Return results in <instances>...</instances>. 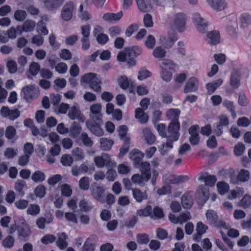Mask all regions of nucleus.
<instances>
[{"label":"nucleus","mask_w":251,"mask_h":251,"mask_svg":"<svg viewBox=\"0 0 251 251\" xmlns=\"http://www.w3.org/2000/svg\"><path fill=\"white\" fill-rule=\"evenodd\" d=\"M180 114V110L179 109L171 108L168 110L166 117L168 119L171 120V122L168 126V132L179 131L180 123L178 122V118Z\"/></svg>","instance_id":"nucleus-1"},{"label":"nucleus","mask_w":251,"mask_h":251,"mask_svg":"<svg viewBox=\"0 0 251 251\" xmlns=\"http://www.w3.org/2000/svg\"><path fill=\"white\" fill-rule=\"evenodd\" d=\"M205 215L208 223L215 226L218 221L216 212L213 210L209 209L207 210Z\"/></svg>","instance_id":"nucleus-28"},{"label":"nucleus","mask_w":251,"mask_h":251,"mask_svg":"<svg viewBox=\"0 0 251 251\" xmlns=\"http://www.w3.org/2000/svg\"><path fill=\"white\" fill-rule=\"evenodd\" d=\"M207 1L213 9L217 11L223 10L226 5V2L223 0H207Z\"/></svg>","instance_id":"nucleus-25"},{"label":"nucleus","mask_w":251,"mask_h":251,"mask_svg":"<svg viewBox=\"0 0 251 251\" xmlns=\"http://www.w3.org/2000/svg\"><path fill=\"white\" fill-rule=\"evenodd\" d=\"M152 54L155 58H161L165 56L166 51L161 47H157L153 51Z\"/></svg>","instance_id":"nucleus-58"},{"label":"nucleus","mask_w":251,"mask_h":251,"mask_svg":"<svg viewBox=\"0 0 251 251\" xmlns=\"http://www.w3.org/2000/svg\"><path fill=\"white\" fill-rule=\"evenodd\" d=\"M26 182L22 179L18 180L15 183V189L18 193L19 195L24 196L25 192L23 188L26 186Z\"/></svg>","instance_id":"nucleus-36"},{"label":"nucleus","mask_w":251,"mask_h":251,"mask_svg":"<svg viewBox=\"0 0 251 251\" xmlns=\"http://www.w3.org/2000/svg\"><path fill=\"white\" fill-rule=\"evenodd\" d=\"M139 10L143 13L150 11L151 8V0H135Z\"/></svg>","instance_id":"nucleus-19"},{"label":"nucleus","mask_w":251,"mask_h":251,"mask_svg":"<svg viewBox=\"0 0 251 251\" xmlns=\"http://www.w3.org/2000/svg\"><path fill=\"white\" fill-rule=\"evenodd\" d=\"M20 226H17V230L18 232V238L24 242L28 240L31 231L27 224H25V221L23 219Z\"/></svg>","instance_id":"nucleus-6"},{"label":"nucleus","mask_w":251,"mask_h":251,"mask_svg":"<svg viewBox=\"0 0 251 251\" xmlns=\"http://www.w3.org/2000/svg\"><path fill=\"white\" fill-rule=\"evenodd\" d=\"M124 142V145L120 149V152L118 154V156L120 157L125 155L129 150L130 139H127L126 141Z\"/></svg>","instance_id":"nucleus-56"},{"label":"nucleus","mask_w":251,"mask_h":251,"mask_svg":"<svg viewBox=\"0 0 251 251\" xmlns=\"http://www.w3.org/2000/svg\"><path fill=\"white\" fill-rule=\"evenodd\" d=\"M250 177V173L247 170L242 169L239 172L238 175L235 178L231 176V179L234 183H237L239 181L245 182L248 181Z\"/></svg>","instance_id":"nucleus-16"},{"label":"nucleus","mask_w":251,"mask_h":251,"mask_svg":"<svg viewBox=\"0 0 251 251\" xmlns=\"http://www.w3.org/2000/svg\"><path fill=\"white\" fill-rule=\"evenodd\" d=\"M0 113L2 117L8 118L10 120H14L20 115V112L18 109L11 110L5 106L1 107Z\"/></svg>","instance_id":"nucleus-10"},{"label":"nucleus","mask_w":251,"mask_h":251,"mask_svg":"<svg viewBox=\"0 0 251 251\" xmlns=\"http://www.w3.org/2000/svg\"><path fill=\"white\" fill-rule=\"evenodd\" d=\"M207 37V42L212 45H216L220 42V34L216 30L208 33Z\"/></svg>","instance_id":"nucleus-22"},{"label":"nucleus","mask_w":251,"mask_h":251,"mask_svg":"<svg viewBox=\"0 0 251 251\" xmlns=\"http://www.w3.org/2000/svg\"><path fill=\"white\" fill-rule=\"evenodd\" d=\"M95 238V236L92 235L86 239L83 245L82 251H94L95 244L93 241Z\"/></svg>","instance_id":"nucleus-32"},{"label":"nucleus","mask_w":251,"mask_h":251,"mask_svg":"<svg viewBox=\"0 0 251 251\" xmlns=\"http://www.w3.org/2000/svg\"><path fill=\"white\" fill-rule=\"evenodd\" d=\"M118 82L120 87L124 90L127 89L129 86V81L126 75L120 76L118 79Z\"/></svg>","instance_id":"nucleus-44"},{"label":"nucleus","mask_w":251,"mask_h":251,"mask_svg":"<svg viewBox=\"0 0 251 251\" xmlns=\"http://www.w3.org/2000/svg\"><path fill=\"white\" fill-rule=\"evenodd\" d=\"M144 136L147 143L149 145L153 144L155 140V136L151 132L150 130L146 128L143 130Z\"/></svg>","instance_id":"nucleus-38"},{"label":"nucleus","mask_w":251,"mask_h":251,"mask_svg":"<svg viewBox=\"0 0 251 251\" xmlns=\"http://www.w3.org/2000/svg\"><path fill=\"white\" fill-rule=\"evenodd\" d=\"M26 16V12L23 10H17L14 13V18L16 20L20 22L24 21Z\"/></svg>","instance_id":"nucleus-57"},{"label":"nucleus","mask_w":251,"mask_h":251,"mask_svg":"<svg viewBox=\"0 0 251 251\" xmlns=\"http://www.w3.org/2000/svg\"><path fill=\"white\" fill-rule=\"evenodd\" d=\"M127 54V56L129 57L127 61V64L130 66H134L136 65V61L135 58L140 55L142 52V48L138 46H133L131 47H126L124 49Z\"/></svg>","instance_id":"nucleus-4"},{"label":"nucleus","mask_w":251,"mask_h":251,"mask_svg":"<svg viewBox=\"0 0 251 251\" xmlns=\"http://www.w3.org/2000/svg\"><path fill=\"white\" fill-rule=\"evenodd\" d=\"M168 136L166 137L167 141L165 146L167 148L172 149L173 148V142L178 140L180 134L179 131H176L168 132Z\"/></svg>","instance_id":"nucleus-18"},{"label":"nucleus","mask_w":251,"mask_h":251,"mask_svg":"<svg viewBox=\"0 0 251 251\" xmlns=\"http://www.w3.org/2000/svg\"><path fill=\"white\" fill-rule=\"evenodd\" d=\"M186 15L184 13L180 12L174 15L170 24L173 29L181 33L186 30Z\"/></svg>","instance_id":"nucleus-3"},{"label":"nucleus","mask_w":251,"mask_h":251,"mask_svg":"<svg viewBox=\"0 0 251 251\" xmlns=\"http://www.w3.org/2000/svg\"><path fill=\"white\" fill-rule=\"evenodd\" d=\"M156 237L161 240L166 239L168 237L167 231L161 227L157 228L156 230Z\"/></svg>","instance_id":"nucleus-59"},{"label":"nucleus","mask_w":251,"mask_h":251,"mask_svg":"<svg viewBox=\"0 0 251 251\" xmlns=\"http://www.w3.org/2000/svg\"><path fill=\"white\" fill-rule=\"evenodd\" d=\"M101 84V80L98 77L93 80V81L90 82L89 87L92 89L94 91L100 93L101 92V87L100 84Z\"/></svg>","instance_id":"nucleus-42"},{"label":"nucleus","mask_w":251,"mask_h":251,"mask_svg":"<svg viewBox=\"0 0 251 251\" xmlns=\"http://www.w3.org/2000/svg\"><path fill=\"white\" fill-rule=\"evenodd\" d=\"M241 26L247 27L251 24V16L247 13L242 14L240 18Z\"/></svg>","instance_id":"nucleus-35"},{"label":"nucleus","mask_w":251,"mask_h":251,"mask_svg":"<svg viewBox=\"0 0 251 251\" xmlns=\"http://www.w3.org/2000/svg\"><path fill=\"white\" fill-rule=\"evenodd\" d=\"M22 92L24 94V99L29 101L35 98V95L38 93L39 87L35 84L28 85L22 88Z\"/></svg>","instance_id":"nucleus-7"},{"label":"nucleus","mask_w":251,"mask_h":251,"mask_svg":"<svg viewBox=\"0 0 251 251\" xmlns=\"http://www.w3.org/2000/svg\"><path fill=\"white\" fill-rule=\"evenodd\" d=\"M82 131V128L79 124L76 122H74L70 128V136L72 138H76Z\"/></svg>","instance_id":"nucleus-27"},{"label":"nucleus","mask_w":251,"mask_h":251,"mask_svg":"<svg viewBox=\"0 0 251 251\" xmlns=\"http://www.w3.org/2000/svg\"><path fill=\"white\" fill-rule=\"evenodd\" d=\"M208 173L205 172L202 174L199 178V181L203 180L205 184V186L213 187L217 180V178L214 175H208Z\"/></svg>","instance_id":"nucleus-17"},{"label":"nucleus","mask_w":251,"mask_h":251,"mask_svg":"<svg viewBox=\"0 0 251 251\" xmlns=\"http://www.w3.org/2000/svg\"><path fill=\"white\" fill-rule=\"evenodd\" d=\"M136 240L140 245L147 244L150 241L149 235L146 233H138L136 235Z\"/></svg>","instance_id":"nucleus-45"},{"label":"nucleus","mask_w":251,"mask_h":251,"mask_svg":"<svg viewBox=\"0 0 251 251\" xmlns=\"http://www.w3.org/2000/svg\"><path fill=\"white\" fill-rule=\"evenodd\" d=\"M223 105L231 112V115L233 118H235L236 117L235 108L233 105V101L225 100L223 102Z\"/></svg>","instance_id":"nucleus-41"},{"label":"nucleus","mask_w":251,"mask_h":251,"mask_svg":"<svg viewBox=\"0 0 251 251\" xmlns=\"http://www.w3.org/2000/svg\"><path fill=\"white\" fill-rule=\"evenodd\" d=\"M34 194L37 197L43 198L46 195V188L43 185H38L34 190Z\"/></svg>","instance_id":"nucleus-55"},{"label":"nucleus","mask_w":251,"mask_h":251,"mask_svg":"<svg viewBox=\"0 0 251 251\" xmlns=\"http://www.w3.org/2000/svg\"><path fill=\"white\" fill-rule=\"evenodd\" d=\"M15 240L11 235H8L2 242V246L7 248H12L14 244Z\"/></svg>","instance_id":"nucleus-54"},{"label":"nucleus","mask_w":251,"mask_h":251,"mask_svg":"<svg viewBox=\"0 0 251 251\" xmlns=\"http://www.w3.org/2000/svg\"><path fill=\"white\" fill-rule=\"evenodd\" d=\"M159 134L163 138H166L168 136V130H166V126L164 124H158L156 127Z\"/></svg>","instance_id":"nucleus-62"},{"label":"nucleus","mask_w":251,"mask_h":251,"mask_svg":"<svg viewBox=\"0 0 251 251\" xmlns=\"http://www.w3.org/2000/svg\"><path fill=\"white\" fill-rule=\"evenodd\" d=\"M26 212L28 214L31 215H37L40 212V207L36 204H30L27 209Z\"/></svg>","instance_id":"nucleus-61"},{"label":"nucleus","mask_w":251,"mask_h":251,"mask_svg":"<svg viewBox=\"0 0 251 251\" xmlns=\"http://www.w3.org/2000/svg\"><path fill=\"white\" fill-rule=\"evenodd\" d=\"M245 150V145L242 143H238L234 147V152L236 156H241L244 152Z\"/></svg>","instance_id":"nucleus-64"},{"label":"nucleus","mask_w":251,"mask_h":251,"mask_svg":"<svg viewBox=\"0 0 251 251\" xmlns=\"http://www.w3.org/2000/svg\"><path fill=\"white\" fill-rule=\"evenodd\" d=\"M240 74L238 71H233L230 76V85L234 88H237L240 85Z\"/></svg>","instance_id":"nucleus-30"},{"label":"nucleus","mask_w":251,"mask_h":251,"mask_svg":"<svg viewBox=\"0 0 251 251\" xmlns=\"http://www.w3.org/2000/svg\"><path fill=\"white\" fill-rule=\"evenodd\" d=\"M79 188L83 190H88L90 187L89 178L87 176L81 178L79 181Z\"/></svg>","instance_id":"nucleus-48"},{"label":"nucleus","mask_w":251,"mask_h":251,"mask_svg":"<svg viewBox=\"0 0 251 251\" xmlns=\"http://www.w3.org/2000/svg\"><path fill=\"white\" fill-rule=\"evenodd\" d=\"M161 69V78L166 82H169L172 77V73L168 70H174L176 67L172 60L167 59H163L161 60L159 64Z\"/></svg>","instance_id":"nucleus-2"},{"label":"nucleus","mask_w":251,"mask_h":251,"mask_svg":"<svg viewBox=\"0 0 251 251\" xmlns=\"http://www.w3.org/2000/svg\"><path fill=\"white\" fill-rule=\"evenodd\" d=\"M113 144L114 142L112 140L106 138H101L100 139V148L103 151H109Z\"/></svg>","instance_id":"nucleus-33"},{"label":"nucleus","mask_w":251,"mask_h":251,"mask_svg":"<svg viewBox=\"0 0 251 251\" xmlns=\"http://www.w3.org/2000/svg\"><path fill=\"white\" fill-rule=\"evenodd\" d=\"M74 10V3L73 1H70L66 3L63 6L61 12L62 19L65 21L71 20L73 17Z\"/></svg>","instance_id":"nucleus-8"},{"label":"nucleus","mask_w":251,"mask_h":251,"mask_svg":"<svg viewBox=\"0 0 251 251\" xmlns=\"http://www.w3.org/2000/svg\"><path fill=\"white\" fill-rule=\"evenodd\" d=\"M199 192L201 195L202 200L201 201V204H204L209 199V193L208 188L203 185H201L199 187Z\"/></svg>","instance_id":"nucleus-31"},{"label":"nucleus","mask_w":251,"mask_h":251,"mask_svg":"<svg viewBox=\"0 0 251 251\" xmlns=\"http://www.w3.org/2000/svg\"><path fill=\"white\" fill-rule=\"evenodd\" d=\"M68 116L72 120L77 119L81 123H84L85 121V116L76 105H73L70 108Z\"/></svg>","instance_id":"nucleus-12"},{"label":"nucleus","mask_w":251,"mask_h":251,"mask_svg":"<svg viewBox=\"0 0 251 251\" xmlns=\"http://www.w3.org/2000/svg\"><path fill=\"white\" fill-rule=\"evenodd\" d=\"M98 77V75L93 73H89L84 75L80 79V82L89 83L93 81V80L96 79Z\"/></svg>","instance_id":"nucleus-43"},{"label":"nucleus","mask_w":251,"mask_h":251,"mask_svg":"<svg viewBox=\"0 0 251 251\" xmlns=\"http://www.w3.org/2000/svg\"><path fill=\"white\" fill-rule=\"evenodd\" d=\"M127 130V127L126 125L120 126L119 127V135L120 139L124 141H126L127 139H129V138L126 136Z\"/></svg>","instance_id":"nucleus-52"},{"label":"nucleus","mask_w":251,"mask_h":251,"mask_svg":"<svg viewBox=\"0 0 251 251\" xmlns=\"http://www.w3.org/2000/svg\"><path fill=\"white\" fill-rule=\"evenodd\" d=\"M150 164L147 161L141 163L140 167L141 174L144 176H148L149 179L151 177Z\"/></svg>","instance_id":"nucleus-34"},{"label":"nucleus","mask_w":251,"mask_h":251,"mask_svg":"<svg viewBox=\"0 0 251 251\" xmlns=\"http://www.w3.org/2000/svg\"><path fill=\"white\" fill-rule=\"evenodd\" d=\"M189 177L187 176H178L172 179L169 180V182L171 184H178L180 183L186 181L188 180Z\"/></svg>","instance_id":"nucleus-47"},{"label":"nucleus","mask_w":251,"mask_h":251,"mask_svg":"<svg viewBox=\"0 0 251 251\" xmlns=\"http://www.w3.org/2000/svg\"><path fill=\"white\" fill-rule=\"evenodd\" d=\"M59 237L56 241V245L60 250H64L68 245L66 240L68 239V236L65 232L59 233Z\"/></svg>","instance_id":"nucleus-26"},{"label":"nucleus","mask_w":251,"mask_h":251,"mask_svg":"<svg viewBox=\"0 0 251 251\" xmlns=\"http://www.w3.org/2000/svg\"><path fill=\"white\" fill-rule=\"evenodd\" d=\"M241 205L244 208H251V196L247 195L244 196L241 201Z\"/></svg>","instance_id":"nucleus-63"},{"label":"nucleus","mask_w":251,"mask_h":251,"mask_svg":"<svg viewBox=\"0 0 251 251\" xmlns=\"http://www.w3.org/2000/svg\"><path fill=\"white\" fill-rule=\"evenodd\" d=\"M44 3V7L46 10L55 11L64 2L65 0H42Z\"/></svg>","instance_id":"nucleus-13"},{"label":"nucleus","mask_w":251,"mask_h":251,"mask_svg":"<svg viewBox=\"0 0 251 251\" xmlns=\"http://www.w3.org/2000/svg\"><path fill=\"white\" fill-rule=\"evenodd\" d=\"M193 199L190 193H185L181 197V203L183 207L186 209L191 208L193 204Z\"/></svg>","instance_id":"nucleus-20"},{"label":"nucleus","mask_w":251,"mask_h":251,"mask_svg":"<svg viewBox=\"0 0 251 251\" xmlns=\"http://www.w3.org/2000/svg\"><path fill=\"white\" fill-rule=\"evenodd\" d=\"M41 70L40 65L38 63L32 62L29 66L28 72L31 75L35 76L39 72H40Z\"/></svg>","instance_id":"nucleus-37"},{"label":"nucleus","mask_w":251,"mask_h":251,"mask_svg":"<svg viewBox=\"0 0 251 251\" xmlns=\"http://www.w3.org/2000/svg\"><path fill=\"white\" fill-rule=\"evenodd\" d=\"M35 23L32 20H26L23 25V30L25 32L31 31L34 29Z\"/></svg>","instance_id":"nucleus-46"},{"label":"nucleus","mask_w":251,"mask_h":251,"mask_svg":"<svg viewBox=\"0 0 251 251\" xmlns=\"http://www.w3.org/2000/svg\"><path fill=\"white\" fill-rule=\"evenodd\" d=\"M199 126L198 125L192 126L189 129V133L191 136L189 141L193 146L197 145L200 142V137L198 133Z\"/></svg>","instance_id":"nucleus-15"},{"label":"nucleus","mask_w":251,"mask_h":251,"mask_svg":"<svg viewBox=\"0 0 251 251\" xmlns=\"http://www.w3.org/2000/svg\"><path fill=\"white\" fill-rule=\"evenodd\" d=\"M197 79L195 77H190L186 82L184 88V92L185 93L194 92L197 90L198 88L196 86Z\"/></svg>","instance_id":"nucleus-21"},{"label":"nucleus","mask_w":251,"mask_h":251,"mask_svg":"<svg viewBox=\"0 0 251 251\" xmlns=\"http://www.w3.org/2000/svg\"><path fill=\"white\" fill-rule=\"evenodd\" d=\"M156 41L154 37L152 35H149L145 42V45L148 49H152L154 48Z\"/></svg>","instance_id":"nucleus-60"},{"label":"nucleus","mask_w":251,"mask_h":251,"mask_svg":"<svg viewBox=\"0 0 251 251\" xmlns=\"http://www.w3.org/2000/svg\"><path fill=\"white\" fill-rule=\"evenodd\" d=\"M132 195L138 202H141L143 200H146L148 199V195L146 191L142 192L139 189H132Z\"/></svg>","instance_id":"nucleus-23"},{"label":"nucleus","mask_w":251,"mask_h":251,"mask_svg":"<svg viewBox=\"0 0 251 251\" xmlns=\"http://www.w3.org/2000/svg\"><path fill=\"white\" fill-rule=\"evenodd\" d=\"M123 16L122 11H120L116 14L112 13H107L103 15V19L104 20L109 23H112L113 21L119 20Z\"/></svg>","instance_id":"nucleus-24"},{"label":"nucleus","mask_w":251,"mask_h":251,"mask_svg":"<svg viewBox=\"0 0 251 251\" xmlns=\"http://www.w3.org/2000/svg\"><path fill=\"white\" fill-rule=\"evenodd\" d=\"M217 187L218 192L221 195H224L229 190V185L228 184L223 182H218L217 184Z\"/></svg>","instance_id":"nucleus-51"},{"label":"nucleus","mask_w":251,"mask_h":251,"mask_svg":"<svg viewBox=\"0 0 251 251\" xmlns=\"http://www.w3.org/2000/svg\"><path fill=\"white\" fill-rule=\"evenodd\" d=\"M144 154L138 150L134 149L130 153L129 158L132 161L133 166L135 168H139L141 164L142 158Z\"/></svg>","instance_id":"nucleus-14"},{"label":"nucleus","mask_w":251,"mask_h":251,"mask_svg":"<svg viewBox=\"0 0 251 251\" xmlns=\"http://www.w3.org/2000/svg\"><path fill=\"white\" fill-rule=\"evenodd\" d=\"M138 221V217L135 215H133L125 220V224L123 226L129 228H132Z\"/></svg>","instance_id":"nucleus-40"},{"label":"nucleus","mask_w":251,"mask_h":251,"mask_svg":"<svg viewBox=\"0 0 251 251\" xmlns=\"http://www.w3.org/2000/svg\"><path fill=\"white\" fill-rule=\"evenodd\" d=\"M222 83L223 80L221 78H219L215 81L206 84V88L207 90V94L211 95L213 94Z\"/></svg>","instance_id":"nucleus-29"},{"label":"nucleus","mask_w":251,"mask_h":251,"mask_svg":"<svg viewBox=\"0 0 251 251\" xmlns=\"http://www.w3.org/2000/svg\"><path fill=\"white\" fill-rule=\"evenodd\" d=\"M60 162L63 166H71L73 163V158L70 155L64 154L62 156Z\"/></svg>","instance_id":"nucleus-50"},{"label":"nucleus","mask_w":251,"mask_h":251,"mask_svg":"<svg viewBox=\"0 0 251 251\" xmlns=\"http://www.w3.org/2000/svg\"><path fill=\"white\" fill-rule=\"evenodd\" d=\"M102 125L98 124L94 121H86V126L87 128L95 135L100 137L104 134L103 129L100 127Z\"/></svg>","instance_id":"nucleus-11"},{"label":"nucleus","mask_w":251,"mask_h":251,"mask_svg":"<svg viewBox=\"0 0 251 251\" xmlns=\"http://www.w3.org/2000/svg\"><path fill=\"white\" fill-rule=\"evenodd\" d=\"M149 179L148 176H144L142 174L141 175L138 174H134L131 177L132 181L138 183H141L143 181H148Z\"/></svg>","instance_id":"nucleus-49"},{"label":"nucleus","mask_w":251,"mask_h":251,"mask_svg":"<svg viewBox=\"0 0 251 251\" xmlns=\"http://www.w3.org/2000/svg\"><path fill=\"white\" fill-rule=\"evenodd\" d=\"M90 191L92 196L95 200L101 203L105 202V189L103 186H99L98 183L95 182L91 185Z\"/></svg>","instance_id":"nucleus-5"},{"label":"nucleus","mask_w":251,"mask_h":251,"mask_svg":"<svg viewBox=\"0 0 251 251\" xmlns=\"http://www.w3.org/2000/svg\"><path fill=\"white\" fill-rule=\"evenodd\" d=\"M18 154V150H14L11 148H7L4 152V155L6 159L13 158Z\"/></svg>","instance_id":"nucleus-53"},{"label":"nucleus","mask_w":251,"mask_h":251,"mask_svg":"<svg viewBox=\"0 0 251 251\" xmlns=\"http://www.w3.org/2000/svg\"><path fill=\"white\" fill-rule=\"evenodd\" d=\"M45 174L40 171H35L31 176L32 180L35 182H42L45 179Z\"/></svg>","instance_id":"nucleus-39"},{"label":"nucleus","mask_w":251,"mask_h":251,"mask_svg":"<svg viewBox=\"0 0 251 251\" xmlns=\"http://www.w3.org/2000/svg\"><path fill=\"white\" fill-rule=\"evenodd\" d=\"M192 19L197 30L201 33H205L207 29V22L198 13L193 14Z\"/></svg>","instance_id":"nucleus-9"}]
</instances>
